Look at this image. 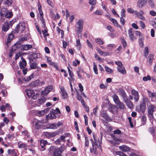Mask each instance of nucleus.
<instances>
[{
  "instance_id": "obj_1",
  "label": "nucleus",
  "mask_w": 156,
  "mask_h": 156,
  "mask_svg": "<svg viewBox=\"0 0 156 156\" xmlns=\"http://www.w3.org/2000/svg\"><path fill=\"white\" fill-rule=\"evenodd\" d=\"M64 148L62 146L56 148L55 146H51L48 149V154L52 155L53 156H61L62 153L64 150Z\"/></svg>"
},
{
  "instance_id": "obj_2",
  "label": "nucleus",
  "mask_w": 156,
  "mask_h": 156,
  "mask_svg": "<svg viewBox=\"0 0 156 156\" xmlns=\"http://www.w3.org/2000/svg\"><path fill=\"white\" fill-rule=\"evenodd\" d=\"M21 47V49L23 50H28L32 48V46L30 44H26L21 45L19 43H17L13 45L12 48V51H14L15 50Z\"/></svg>"
},
{
  "instance_id": "obj_3",
  "label": "nucleus",
  "mask_w": 156,
  "mask_h": 156,
  "mask_svg": "<svg viewBox=\"0 0 156 156\" xmlns=\"http://www.w3.org/2000/svg\"><path fill=\"white\" fill-rule=\"evenodd\" d=\"M77 24L78 25L76 28V31L77 34L79 37H81V33L82 32L83 25V20L82 19H80L77 22Z\"/></svg>"
},
{
  "instance_id": "obj_4",
  "label": "nucleus",
  "mask_w": 156,
  "mask_h": 156,
  "mask_svg": "<svg viewBox=\"0 0 156 156\" xmlns=\"http://www.w3.org/2000/svg\"><path fill=\"white\" fill-rule=\"evenodd\" d=\"M147 106V110L148 113L150 117L153 116V112L154 111L155 108H156V106H154V105H153L151 104L148 105Z\"/></svg>"
},
{
  "instance_id": "obj_5",
  "label": "nucleus",
  "mask_w": 156,
  "mask_h": 156,
  "mask_svg": "<svg viewBox=\"0 0 156 156\" xmlns=\"http://www.w3.org/2000/svg\"><path fill=\"white\" fill-rule=\"evenodd\" d=\"M13 23L12 21L9 22H5L3 25L2 30L4 31H7L9 29L10 27L12 26Z\"/></svg>"
},
{
  "instance_id": "obj_6",
  "label": "nucleus",
  "mask_w": 156,
  "mask_h": 156,
  "mask_svg": "<svg viewBox=\"0 0 156 156\" xmlns=\"http://www.w3.org/2000/svg\"><path fill=\"white\" fill-rule=\"evenodd\" d=\"M53 87L52 86H48L45 89L41 92L42 95L46 96L52 90Z\"/></svg>"
},
{
  "instance_id": "obj_7",
  "label": "nucleus",
  "mask_w": 156,
  "mask_h": 156,
  "mask_svg": "<svg viewBox=\"0 0 156 156\" xmlns=\"http://www.w3.org/2000/svg\"><path fill=\"white\" fill-rule=\"evenodd\" d=\"M147 0H138L137 2V6L140 8H141L146 5Z\"/></svg>"
},
{
  "instance_id": "obj_8",
  "label": "nucleus",
  "mask_w": 156,
  "mask_h": 156,
  "mask_svg": "<svg viewBox=\"0 0 156 156\" xmlns=\"http://www.w3.org/2000/svg\"><path fill=\"white\" fill-rule=\"evenodd\" d=\"M117 91L123 98V101L128 98L125 91L123 89L119 88L118 89Z\"/></svg>"
},
{
  "instance_id": "obj_9",
  "label": "nucleus",
  "mask_w": 156,
  "mask_h": 156,
  "mask_svg": "<svg viewBox=\"0 0 156 156\" xmlns=\"http://www.w3.org/2000/svg\"><path fill=\"white\" fill-rule=\"evenodd\" d=\"M131 93L134 97V101L136 102H137L139 99V97L138 91L135 90H132Z\"/></svg>"
},
{
  "instance_id": "obj_10",
  "label": "nucleus",
  "mask_w": 156,
  "mask_h": 156,
  "mask_svg": "<svg viewBox=\"0 0 156 156\" xmlns=\"http://www.w3.org/2000/svg\"><path fill=\"white\" fill-rule=\"evenodd\" d=\"M133 31L134 30L132 28H130L128 30L129 36L132 41H133L134 39H136L135 37H134Z\"/></svg>"
},
{
  "instance_id": "obj_11",
  "label": "nucleus",
  "mask_w": 156,
  "mask_h": 156,
  "mask_svg": "<svg viewBox=\"0 0 156 156\" xmlns=\"http://www.w3.org/2000/svg\"><path fill=\"white\" fill-rule=\"evenodd\" d=\"M127 106L130 109L133 108V105L131 101L128 98L123 101Z\"/></svg>"
},
{
  "instance_id": "obj_12",
  "label": "nucleus",
  "mask_w": 156,
  "mask_h": 156,
  "mask_svg": "<svg viewBox=\"0 0 156 156\" xmlns=\"http://www.w3.org/2000/svg\"><path fill=\"white\" fill-rule=\"evenodd\" d=\"M25 29L24 25L23 24H19L17 25L16 29V31L18 32L20 31L21 32L24 30Z\"/></svg>"
},
{
  "instance_id": "obj_13",
  "label": "nucleus",
  "mask_w": 156,
  "mask_h": 156,
  "mask_svg": "<svg viewBox=\"0 0 156 156\" xmlns=\"http://www.w3.org/2000/svg\"><path fill=\"white\" fill-rule=\"evenodd\" d=\"M22 62L20 63V67L21 69H24L26 66L27 63L25 60L23 58V57L21 58Z\"/></svg>"
},
{
  "instance_id": "obj_14",
  "label": "nucleus",
  "mask_w": 156,
  "mask_h": 156,
  "mask_svg": "<svg viewBox=\"0 0 156 156\" xmlns=\"http://www.w3.org/2000/svg\"><path fill=\"white\" fill-rule=\"evenodd\" d=\"M40 145L42 148V149H41V150L42 151H43L45 149V145L47 144V142L46 140H41L40 141Z\"/></svg>"
},
{
  "instance_id": "obj_15",
  "label": "nucleus",
  "mask_w": 156,
  "mask_h": 156,
  "mask_svg": "<svg viewBox=\"0 0 156 156\" xmlns=\"http://www.w3.org/2000/svg\"><path fill=\"white\" fill-rule=\"evenodd\" d=\"M43 123V122L42 120H38L35 123V128L37 129H39Z\"/></svg>"
},
{
  "instance_id": "obj_16",
  "label": "nucleus",
  "mask_w": 156,
  "mask_h": 156,
  "mask_svg": "<svg viewBox=\"0 0 156 156\" xmlns=\"http://www.w3.org/2000/svg\"><path fill=\"white\" fill-rule=\"evenodd\" d=\"M120 150L124 152H126L129 151L130 148L126 145H122L119 147Z\"/></svg>"
},
{
  "instance_id": "obj_17",
  "label": "nucleus",
  "mask_w": 156,
  "mask_h": 156,
  "mask_svg": "<svg viewBox=\"0 0 156 156\" xmlns=\"http://www.w3.org/2000/svg\"><path fill=\"white\" fill-rule=\"evenodd\" d=\"M118 106L119 108L121 110H124L125 108V106L124 104L120 101H119L118 103L116 104Z\"/></svg>"
},
{
  "instance_id": "obj_18",
  "label": "nucleus",
  "mask_w": 156,
  "mask_h": 156,
  "mask_svg": "<svg viewBox=\"0 0 156 156\" xmlns=\"http://www.w3.org/2000/svg\"><path fill=\"white\" fill-rule=\"evenodd\" d=\"M46 57L47 59V61L48 62H50V64L51 65L54 66V67L57 69H58V67L55 65V63L51 61V58L50 57L46 56Z\"/></svg>"
},
{
  "instance_id": "obj_19",
  "label": "nucleus",
  "mask_w": 156,
  "mask_h": 156,
  "mask_svg": "<svg viewBox=\"0 0 156 156\" xmlns=\"http://www.w3.org/2000/svg\"><path fill=\"white\" fill-rule=\"evenodd\" d=\"M8 154L12 156H16L17 154L15 152V150L14 149L9 150L8 151Z\"/></svg>"
},
{
  "instance_id": "obj_20",
  "label": "nucleus",
  "mask_w": 156,
  "mask_h": 156,
  "mask_svg": "<svg viewBox=\"0 0 156 156\" xmlns=\"http://www.w3.org/2000/svg\"><path fill=\"white\" fill-rule=\"evenodd\" d=\"M92 148L90 149V152L91 153L94 152V154H97L98 153V151H97V148L98 147H97L96 146L94 147V146H92Z\"/></svg>"
},
{
  "instance_id": "obj_21",
  "label": "nucleus",
  "mask_w": 156,
  "mask_h": 156,
  "mask_svg": "<svg viewBox=\"0 0 156 156\" xmlns=\"http://www.w3.org/2000/svg\"><path fill=\"white\" fill-rule=\"evenodd\" d=\"M143 104L147 105V106H148L149 105L151 104L147 98L145 97H143Z\"/></svg>"
},
{
  "instance_id": "obj_22",
  "label": "nucleus",
  "mask_w": 156,
  "mask_h": 156,
  "mask_svg": "<svg viewBox=\"0 0 156 156\" xmlns=\"http://www.w3.org/2000/svg\"><path fill=\"white\" fill-rule=\"evenodd\" d=\"M27 94L29 97H31L34 94V91L31 90H28L26 91Z\"/></svg>"
},
{
  "instance_id": "obj_23",
  "label": "nucleus",
  "mask_w": 156,
  "mask_h": 156,
  "mask_svg": "<svg viewBox=\"0 0 156 156\" xmlns=\"http://www.w3.org/2000/svg\"><path fill=\"white\" fill-rule=\"evenodd\" d=\"M118 71L121 73L124 74L126 73V71L125 68L123 67L120 68H117Z\"/></svg>"
},
{
  "instance_id": "obj_24",
  "label": "nucleus",
  "mask_w": 156,
  "mask_h": 156,
  "mask_svg": "<svg viewBox=\"0 0 156 156\" xmlns=\"http://www.w3.org/2000/svg\"><path fill=\"white\" fill-rule=\"evenodd\" d=\"M114 101L115 102V104L118 103L119 101H120V100L118 96L116 94H114L112 97Z\"/></svg>"
},
{
  "instance_id": "obj_25",
  "label": "nucleus",
  "mask_w": 156,
  "mask_h": 156,
  "mask_svg": "<svg viewBox=\"0 0 156 156\" xmlns=\"http://www.w3.org/2000/svg\"><path fill=\"white\" fill-rule=\"evenodd\" d=\"M49 118L51 119H53L55 118V114L54 112H50L48 115Z\"/></svg>"
},
{
  "instance_id": "obj_26",
  "label": "nucleus",
  "mask_w": 156,
  "mask_h": 156,
  "mask_svg": "<svg viewBox=\"0 0 156 156\" xmlns=\"http://www.w3.org/2000/svg\"><path fill=\"white\" fill-rule=\"evenodd\" d=\"M7 12V9L5 8H3L1 10L0 14L1 16L5 15Z\"/></svg>"
},
{
  "instance_id": "obj_27",
  "label": "nucleus",
  "mask_w": 156,
  "mask_h": 156,
  "mask_svg": "<svg viewBox=\"0 0 156 156\" xmlns=\"http://www.w3.org/2000/svg\"><path fill=\"white\" fill-rule=\"evenodd\" d=\"M61 90L62 91V95L63 97V98L64 99L66 98L67 97V93L66 92V91L64 90V89H61Z\"/></svg>"
},
{
  "instance_id": "obj_28",
  "label": "nucleus",
  "mask_w": 156,
  "mask_h": 156,
  "mask_svg": "<svg viewBox=\"0 0 156 156\" xmlns=\"http://www.w3.org/2000/svg\"><path fill=\"white\" fill-rule=\"evenodd\" d=\"M30 67L31 69H35L37 68V64L35 62H33L31 64Z\"/></svg>"
},
{
  "instance_id": "obj_29",
  "label": "nucleus",
  "mask_w": 156,
  "mask_h": 156,
  "mask_svg": "<svg viewBox=\"0 0 156 156\" xmlns=\"http://www.w3.org/2000/svg\"><path fill=\"white\" fill-rule=\"evenodd\" d=\"M145 105L142 104L140 105V109L141 112L144 113L146 109V106Z\"/></svg>"
},
{
  "instance_id": "obj_30",
  "label": "nucleus",
  "mask_w": 156,
  "mask_h": 156,
  "mask_svg": "<svg viewBox=\"0 0 156 156\" xmlns=\"http://www.w3.org/2000/svg\"><path fill=\"white\" fill-rule=\"evenodd\" d=\"M139 44L140 46L142 48L144 47V44L143 42V39L141 37H139Z\"/></svg>"
},
{
  "instance_id": "obj_31",
  "label": "nucleus",
  "mask_w": 156,
  "mask_h": 156,
  "mask_svg": "<svg viewBox=\"0 0 156 156\" xmlns=\"http://www.w3.org/2000/svg\"><path fill=\"white\" fill-rule=\"evenodd\" d=\"M147 92L148 95L149 97L151 98H154V96H155V95L156 94V93H152L149 90H147Z\"/></svg>"
},
{
  "instance_id": "obj_32",
  "label": "nucleus",
  "mask_w": 156,
  "mask_h": 156,
  "mask_svg": "<svg viewBox=\"0 0 156 156\" xmlns=\"http://www.w3.org/2000/svg\"><path fill=\"white\" fill-rule=\"evenodd\" d=\"M46 111L47 110H46L38 111L37 114L38 116H41L44 115Z\"/></svg>"
},
{
  "instance_id": "obj_33",
  "label": "nucleus",
  "mask_w": 156,
  "mask_h": 156,
  "mask_svg": "<svg viewBox=\"0 0 156 156\" xmlns=\"http://www.w3.org/2000/svg\"><path fill=\"white\" fill-rule=\"evenodd\" d=\"M13 15L12 13L11 12H6L5 15V16L7 18H9L11 17Z\"/></svg>"
},
{
  "instance_id": "obj_34",
  "label": "nucleus",
  "mask_w": 156,
  "mask_h": 156,
  "mask_svg": "<svg viewBox=\"0 0 156 156\" xmlns=\"http://www.w3.org/2000/svg\"><path fill=\"white\" fill-rule=\"evenodd\" d=\"M13 36L12 34H9L8 35L7 37V43H10L13 38Z\"/></svg>"
},
{
  "instance_id": "obj_35",
  "label": "nucleus",
  "mask_w": 156,
  "mask_h": 156,
  "mask_svg": "<svg viewBox=\"0 0 156 156\" xmlns=\"http://www.w3.org/2000/svg\"><path fill=\"white\" fill-rule=\"evenodd\" d=\"M44 27V30L42 31V33L44 37L46 38V36H49V34L47 33L48 31L46 29H45V28H46V27Z\"/></svg>"
},
{
  "instance_id": "obj_36",
  "label": "nucleus",
  "mask_w": 156,
  "mask_h": 156,
  "mask_svg": "<svg viewBox=\"0 0 156 156\" xmlns=\"http://www.w3.org/2000/svg\"><path fill=\"white\" fill-rule=\"evenodd\" d=\"M109 19L115 25L118 26V23L116 20L112 18H109Z\"/></svg>"
},
{
  "instance_id": "obj_37",
  "label": "nucleus",
  "mask_w": 156,
  "mask_h": 156,
  "mask_svg": "<svg viewBox=\"0 0 156 156\" xmlns=\"http://www.w3.org/2000/svg\"><path fill=\"white\" fill-rule=\"evenodd\" d=\"M4 2L5 4L10 5L12 3V0H4Z\"/></svg>"
},
{
  "instance_id": "obj_38",
  "label": "nucleus",
  "mask_w": 156,
  "mask_h": 156,
  "mask_svg": "<svg viewBox=\"0 0 156 156\" xmlns=\"http://www.w3.org/2000/svg\"><path fill=\"white\" fill-rule=\"evenodd\" d=\"M121 42L124 48H126L127 46V43L125 40L123 38H121Z\"/></svg>"
},
{
  "instance_id": "obj_39",
  "label": "nucleus",
  "mask_w": 156,
  "mask_h": 156,
  "mask_svg": "<svg viewBox=\"0 0 156 156\" xmlns=\"http://www.w3.org/2000/svg\"><path fill=\"white\" fill-rule=\"evenodd\" d=\"M144 53L145 57L147 58L148 54V47H145V48Z\"/></svg>"
},
{
  "instance_id": "obj_40",
  "label": "nucleus",
  "mask_w": 156,
  "mask_h": 156,
  "mask_svg": "<svg viewBox=\"0 0 156 156\" xmlns=\"http://www.w3.org/2000/svg\"><path fill=\"white\" fill-rule=\"evenodd\" d=\"M37 106H40L41 104H42V103H44V99H43L42 98H41V99H38L37 101Z\"/></svg>"
},
{
  "instance_id": "obj_41",
  "label": "nucleus",
  "mask_w": 156,
  "mask_h": 156,
  "mask_svg": "<svg viewBox=\"0 0 156 156\" xmlns=\"http://www.w3.org/2000/svg\"><path fill=\"white\" fill-rule=\"evenodd\" d=\"M59 134V132L55 131L54 132H50L51 137H54Z\"/></svg>"
},
{
  "instance_id": "obj_42",
  "label": "nucleus",
  "mask_w": 156,
  "mask_h": 156,
  "mask_svg": "<svg viewBox=\"0 0 156 156\" xmlns=\"http://www.w3.org/2000/svg\"><path fill=\"white\" fill-rule=\"evenodd\" d=\"M101 116L106 120H108L109 119V117L107 114L106 113H103L101 114Z\"/></svg>"
},
{
  "instance_id": "obj_43",
  "label": "nucleus",
  "mask_w": 156,
  "mask_h": 156,
  "mask_svg": "<svg viewBox=\"0 0 156 156\" xmlns=\"http://www.w3.org/2000/svg\"><path fill=\"white\" fill-rule=\"evenodd\" d=\"M93 69L95 74H98V69L97 65L95 62H94Z\"/></svg>"
},
{
  "instance_id": "obj_44",
  "label": "nucleus",
  "mask_w": 156,
  "mask_h": 156,
  "mask_svg": "<svg viewBox=\"0 0 156 156\" xmlns=\"http://www.w3.org/2000/svg\"><path fill=\"white\" fill-rule=\"evenodd\" d=\"M105 68L106 72L108 73L109 74L112 73L113 72L112 70L108 67L105 66Z\"/></svg>"
},
{
  "instance_id": "obj_45",
  "label": "nucleus",
  "mask_w": 156,
  "mask_h": 156,
  "mask_svg": "<svg viewBox=\"0 0 156 156\" xmlns=\"http://www.w3.org/2000/svg\"><path fill=\"white\" fill-rule=\"evenodd\" d=\"M115 63L118 66L117 68H120L121 67H122V63L120 61L118 62L115 61Z\"/></svg>"
},
{
  "instance_id": "obj_46",
  "label": "nucleus",
  "mask_w": 156,
  "mask_h": 156,
  "mask_svg": "<svg viewBox=\"0 0 156 156\" xmlns=\"http://www.w3.org/2000/svg\"><path fill=\"white\" fill-rule=\"evenodd\" d=\"M151 79V77L149 75H148L147 76H144L143 78V80L144 81H147V80H150Z\"/></svg>"
},
{
  "instance_id": "obj_47",
  "label": "nucleus",
  "mask_w": 156,
  "mask_h": 156,
  "mask_svg": "<svg viewBox=\"0 0 156 156\" xmlns=\"http://www.w3.org/2000/svg\"><path fill=\"white\" fill-rule=\"evenodd\" d=\"M89 3L90 5H96V0H89Z\"/></svg>"
},
{
  "instance_id": "obj_48",
  "label": "nucleus",
  "mask_w": 156,
  "mask_h": 156,
  "mask_svg": "<svg viewBox=\"0 0 156 156\" xmlns=\"http://www.w3.org/2000/svg\"><path fill=\"white\" fill-rule=\"evenodd\" d=\"M96 42L98 44H103V42L100 39H96L95 40Z\"/></svg>"
},
{
  "instance_id": "obj_49",
  "label": "nucleus",
  "mask_w": 156,
  "mask_h": 156,
  "mask_svg": "<svg viewBox=\"0 0 156 156\" xmlns=\"http://www.w3.org/2000/svg\"><path fill=\"white\" fill-rule=\"evenodd\" d=\"M44 135L47 138H51L50 132H45L44 133Z\"/></svg>"
},
{
  "instance_id": "obj_50",
  "label": "nucleus",
  "mask_w": 156,
  "mask_h": 156,
  "mask_svg": "<svg viewBox=\"0 0 156 156\" xmlns=\"http://www.w3.org/2000/svg\"><path fill=\"white\" fill-rule=\"evenodd\" d=\"M90 140L91 142L92 146H94V145H95V146H97V147H98L97 142L96 141L94 142L93 140L92 139H90Z\"/></svg>"
},
{
  "instance_id": "obj_51",
  "label": "nucleus",
  "mask_w": 156,
  "mask_h": 156,
  "mask_svg": "<svg viewBox=\"0 0 156 156\" xmlns=\"http://www.w3.org/2000/svg\"><path fill=\"white\" fill-rule=\"evenodd\" d=\"M34 77V75L33 74H32L29 76L27 77V78H24L25 80V81H28L31 80L32 78H33Z\"/></svg>"
},
{
  "instance_id": "obj_52",
  "label": "nucleus",
  "mask_w": 156,
  "mask_h": 156,
  "mask_svg": "<svg viewBox=\"0 0 156 156\" xmlns=\"http://www.w3.org/2000/svg\"><path fill=\"white\" fill-rule=\"evenodd\" d=\"M149 62L151 63L152 62L153 58V55L152 54H150L148 57Z\"/></svg>"
},
{
  "instance_id": "obj_53",
  "label": "nucleus",
  "mask_w": 156,
  "mask_h": 156,
  "mask_svg": "<svg viewBox=\"0 0 156 156\" xmlns=\"http://www.w3.org/2000/svg\"><path fill=\"white\" fill-rule=\"evenodd\" d=\"M81 45L80 40L79 39H77L76 40V46L80 48Z\"/></svg>"
},
{
  "instance_id": "obj_54",
  "label": "nucleus",
  "mask_w": 156,
  "mask_h": 156,
  "mask_svg": "<svg viewBox=\"0 0 156 156\" xmlns=\"http://www.w3.org/2000/svg\"><path fill=\"white\" fill-rule=\"evenodd\" d=\"M85 145L86 146H88L89 144V141L88 140V138L86 136L85 137Z\"/></svg>"
},
{
  "instance_id": "obj_55",
  "label": "nucleus",
  "mask_w": 156,
  "mask_h": 156,
  "mask_svg": "<svg viewBox=\"0 0 156 156\" xmlns=\"http://www.w3.org/2000/svg\"><path fill=\"white\" fill-rule=\"evenodd\" d=\"M22 133L23 135H24L25 136H27V137H29V135L28 134V132L26 130L23 131L22 132Z\"/></svg>"
},
{
  "instance_id": "obj_56",
  "label": "nucleus",
  "mask_w": 156,
  "mask_h": 156,
  "mask_svg": "<svg viewBox=\"0 0 156 156\" xmlns=\"http://www.w3.org/2000/svg\"><path fill=\"white\" fill-rule=\"evenodd\" d=\"M40 20L42 22V23L44 26V27H46L45 22L43 16H40Z\"/></svg>"
},
{
  "instance_id": "obj_57",
  "label": "nucleus",
  "mask_w": 156,
  "mask_h": 156,
  "mask_svg": "<svg viewBox=\"0 0 156 156\" xmlns=\"http://www.w3.org/2000/svg\"><path fill=\"white\" fill-rule=\"evenodd\" d=\"M74 126L76 130L78 132H79V129L78 128V125L76 121L74 122Z\"/></svg>"
},
{
  "instance_id": "obj_58",
  "label": "nucleus",
  "mask_w": 156,
  "mask_h": 156,
  "mask_svg": "<svg viewBox=\"0 0 156 156\" xmlns=\"http://www.w3.org/2000/svg\"><path fill=\"white\" fill-rule=\"evenodd\" d=\"M139 23L141 27L143 29H144L145 27V24L142 21H140Z\"/></svg>"
},
{
  "instance_id": "obj_59",
  "label": "nucleus",
  "mask_w": 156,
  "mask_h": 156,
  "mask_svg": "<svg viewBox=\"0 0 156 156\" xmlns=\"http://www.w3.org/2000/svg\"><path fill=\"white\" fill-rule=\"evenodd\" d=\"M39 94L37 93L36 94H34L33 96L31 97V98L33 99H36L38 97Z\"/></svg>"
},
{
  "instance_id": "obj_60",
  "label": "nucleus",
  "mask_w": 156,
  "mask_h": 156,
  "mask_svg": "<svg viewBox=\"0 0 156 156\" xmlns=\"http://www.w3.org/2000/svg\"><path fill=\"white\" fill-rule=\"evenodd\" d=\"M125 10L124 9H122L121 12V16L122 17H124L125 16Z\"/></svg>"
},
{
  "instance_id": "obj_61",
  "label": "nucleus",
  "mask_w": 156,
  "mask_h": 156,
  "mask_svg": "<svg viewBox=\"0 0 156 156\" xmlns=\"http://www.w3.org/2000/svg\"><path fill=\"white\" fill-rule=\"evenodd\" d=\"M87 43L88 44L89 47L91 49L93 48L92 44L88 40L87 41Z\"/></svg>"
},
{
  "instance_id": "obj_62",
  "label": "nucleus",
  "mask_w": 156,
  "mask_h": 156,
  "mask_svg": "<svg viewBox=\"0 0 156 156\" xmlns=\"http://www.w3.org/2000/svg\"><path fill=\"white\" fill-rule=\"evenodd\" d=\"M123 17H121L120 18V22L123 25H124L125 23V20L123 18Z\"/></svg>"
},
{
  "instance_id": "obj_63",
  "label": "nucleus",
  "mask_w": 156,
  "mask_h": 156,
  "mask_svg": "<svg viewBox=\"0 0 156 156\" xmlns=\"http://www.w3.org/2000/svg\"><path fill=\"white\" fill-rule=\"evenodd\" d=\"M107 28L111 32H114V30L111 26H108L107 27Z\"/></svg>"
},
{
  "instance_id": "obj_64",
  "label": "nucleus",
  "mask_w": 156,
  "mask_h": 156,
  "mask_svg": "<svg viewBox=\"0 0 156 156\" xmlns=\"http://www.w3.org/2000/svg\"><path fill=\"white\" fill-rule=\"evenodd\" d=\"M51 126L52 129H56L57 128L56 124H51Z\"/></svg>"
}]
</instances>
